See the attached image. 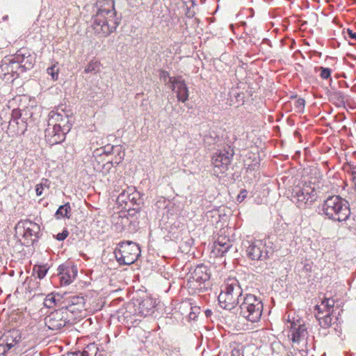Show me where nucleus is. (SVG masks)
Here are the masks:
<instances>
[{
	"label": "nucleus",
	"instance_id": "nucleus-1",
	"mask_svg": "<svg viewBox=\"0 0 356 356\" xmlns=\"http://www.w3.org/2000/svg\"><path fill=\"white\" fill-rule=\"evenodd\" d=\"M48 127L45 138L51 145L58 144L65 140L66 134L73 124V113L65 106H59L49 113Z\"/></svg>",
	"mask_w": 356,
	"mask_h": 356
},
{
	"label": "nucleus",
	"instance_id": "nucleus-2",
	"mask_svg": "<svg viewBox=\"0 0 356 356\" xmlns=\"http://www.w3.org/2000/svg\"><path fill=\"white\" fill-rule=\"evenodd\" d=\"M96 14L92 18V27L101 37H106L114 32L119 24L116 17L113 0H97Z\"/></svg>",
	"mask_w": 356,
	"mask_h": 356
},
{
	"label": "nucleus",
	"instance_id": "nucleus-3",
	"mask_svg": "<svg viewBox=\"0 0 356 356\" xmlns=\"http://www.w3.org/2000/svg\"><path fill=\"white\" fill-rule=\"evenodd\" d=\"M245 293L235 277H229L221 286L218 299L220 306L227 310H232L243 300Z\"/></svg>",
	"mask_w": 356,
	"mask_h": 356
},
{
	"label": "nucleus",
	"instance_id": "nucleus-4",
	"mask_svg": "<svg viewBox=\"0 0 356 356\" xmlns=\"http://www.w3.org/2000/svg\"><path fill=\"white\" fill-rule=\"evenodd\" d=\"M323 214L335 222L346 221L350 216L348 201L339 195H330L322 204Z\"/></svg>",
	"mask_w": 356,
	"mask_h": 356
},
{
	"label": "nucleus",
	"instance_id": "nucleus-5",
	"mask_svg": "<svg viewBox=\"0 0 356 356\" xmlns=\"http://www.w3.org/2000/svg\"><path fill=\"white\" fill-rule=\"evenodd\" d=\"M317 198V192L311 183L300 181L291 190V200L299 209L311 207Z\"/></svg>",
	"mask_w": 356,
	"mask_h": 356
},
{
	"label": "nucleus",
	"instance_id": "nucleus-6",
	"mask_svg": "<svg viewBox=\"0 0 356 356\" xmlns=\"http://www.w3.org/2000/svg\"><path fill=\"white\" fill-rule=\"evenodd\" d=\"M264 309V305L260 298L251 294L245 293L243 300L238 305L239 315L251 323L260 321Z\"/></svg>",
	"mask_w": 356,
	"mask_h": 356
},
{
	"label": "nucleus",
	"instance_id": "nucleus-7",
	"mask_svg": "<svg viewBox=\"0 0 356 356\" xmlns=\"http://www.w3.org/2000/svg\"><path fill=\"white\" fill-rule=\"evenodd\" d=\"M115 257L120 265L134 264L140 254V248L132 241H122L114 250Z\"/></svg>",
	"mask_w": 356,
	"mask_h": 356
},
{
	"label": "nucleus",
	"instance_id": "nucleus-8",
	"mask_svg": "<svg viewBox=\"0 0 356 356\" xmlns=\"http://www.w3.org/2000/svg\"><path fill=\"white\" fill-rule=\"evenodd\" d=\"M117 202L122 209L128 210L129 212L138 213L142 203L140 193L136 191L135 187L127 186L118 195Z\"/></svg>",
	"mask_w": 356,
	"mask_h": 356
},
{
	"label": "nucleus",
	"instance_id": "nucleus-9",
	"mask_svg": "<svg viewBox=\"0 0 356 356\" xmlns=\"http://www.w3.org/2000/svg\"><path fill=\"white\" fill-rule=\"evenodd\" d=\"M210 277L207 266L204 264L197 265L188 275L187 286L193 292L204 291Z\"/></svg>",
	"mask_w": 356,
	"mask_h": 356
},
{
	"label": "nucleus",
	"instance_id": "nucleus-10",
	"mask_svg": "<svg viewBox=\"0 0 356 356\" xmlns=\"http://www.w3.org/2000/svg\"><path fill=\"white\" fill-rule=\"evenodd\" d=\"M156 300L152 298H145L138 303L137 307L134 303H128L123 316L127 321H132L133 316L146 317L154 314Z\"/></svg>",
	"mask_w": 356,
	"mask_h": 356
},
{
	"label": "nucleus",
	"instance_id": "nucleus-11",
	"mask_svg": "<svg viewBox=\"0 0 356 356\" xmlns=\"http://www.w3.org/2000/svg\"><path fill=\"white\" fill-rule=\"evenodd\" d=\"M243 245L245 248L246 256L251 260L264 261L269 258L270 248L263 240H246Z\"/></svg>",
	"mask_w": 356,
	"mask_h": 356
},
{
	"label": "nucleus",
	"instance_id": "nucleus-12",
	"mask_svg": "<svg viewBox=\"0 0 356 356\" xmlns=\"http://www.w3.org/2000/svg\"><path fill=\"white\" fill-rule=\"evenodd\" d=\"M70 321L67 309L61 307L51 312L44 318L45 325L53 331H58L63 328Z\"/></svg>",
	"mask_w": 356,
	"mask_h": 356
},
{
	"label": "nucleus",
	"instance_id": "nucleus-13",
	"mask_svg": "<svg viewBox=\"0 0 356 356\" xmlns=\"http://www.w3.org/2000/svg\"><path fill=\"white\" fill-rule=\"evenodd\" d=\"M234 150L230 147L227 149L220 150L212 158L214 171L216 173H224L228 170L234 156Z\"/></svg>",
	"mask_w": 356,
	"mask_h": 356
},
{
	"label": "nucleus",
	"instance_id": "nucleus-14",
	"mask_svg": "<svg viewBox=\"0 0 356 356\" xmlns=\"http://www.w3.org/2000/svg\"><path fill=\"white\" fill-rule=\"evenodd\" d=\"M27 129V123L24 118H22L21 111L14 109L12 111L11 118L8 126V135L11 137L24 134Z\"/></svg>",
	"mask_w": 356,
	"mask_h": 356
},
{
	"label": "nucleus",
	"instance_id": "nucleus-15",
	"mask_svg": "<svg viewBox=\"0 0 356 356\" xmlns=\"http://www.w3.org/2000/svg\"><path fill=\"white\" fill-rule=\"evenodd\" d=\"M169 83H171L172 90L177 94L179 101L185 102L188 99V89L186 84L181 77H169Z\"/></svg>",
	"mask_w": 356,
	"mask_h": 356
},
{
	"label": "nucleus",
	"instance_id": "nucleus-16",
	"mask_svg": "<svg viewBox=\"0 0 356 356\" xmlns=\"http://www.w3.org/2000/svg\"><path fill=\"white\" fill-rule=\"evenodd\" d=\"M63 308L67 309L68 314H76L86 310V300L83 296H73L67 298Z\"/></svg>",
	"mask_w": 356,
	"mask_h": 356
},
{
	"label": "nucleus",
	"instance_id": "nucleus-17",
	"mask_svg": "<svg viewBox=\"0 0 356 356\" xmlns=\"http://www.w3.org/2000/svg\"><path fill=\"white\" fill-rule=\"evenodd\" d=\"M20 73V66L17 64L15 60L13 58H5L0 65V76L6 78L7 76L10 75L14 77L15 75L17 76Z\"/></svg>",
	"mask_w": 356,
	"mask_h": 356
},
{
	"label": "nucleus",
	"instance_id": "nucleus-18",
	"mask_svg": "<svg viewBox=\"0 0 356 356\" xmlns=\"http://www.w3.org/2000/svg\"><path fill=\"white\" fill-rule=\"evenodd\" d=\"M17 64L20 66V72H24L33 66V60L31 54L26 49H21L13 56Z\"/></svg>",
	"mask_w": 356,
	"mask_h": 356
},
{
	"label": "nucleus",
	"instance_id": "nucleus-19",
	"mask_svg": "<svg viewBox=\"0 0 356 356\" xmlns=\"http://www.w3.org/2000/svg\"><path fill=\"white\" fill-rule=\"evenodd\" d=\"M291 329V340L293 343H299L301 341L305 339L307 336V330L305 324L301 323L300 321L297 322L289 321Z\"/></svg>",
	"mask_w": 356,
	"mask_h": 356
},
{
	"label": "nucleus",
	"instance_id": "nucleus-20",
	"mask_svg": "<svg viewBox=\"0 0 356 356\" xmlns=\"http://www.w3.org/2000/svg\"><path fill=\"white\" fill-rule=\"evenodd\" d=\"M58 271L60 282L65 285L72 282L77 275V268L75 266L62 264L58 266Z\"/></svg>",
	"mask_w": 356,
	"mask_h": 356
},
{
	"label": "nucleus",
	"instance_id": "nucleus-21",
	"mask_svg": "<svg viewBox=\"0 0 356 356\" xmlns=\"http://www.w3.org/2000/svg\"><path fill=\"white\" fill-rule=\"evenodd\" d=\"M0 340L2 344L6 345V347L11 350L21 341V334L19 330H11L5 332L0 337Z\"/></svg>",
	"mask_w": 356,
	"mask_h": 356
},
{
	"label": "nucleus",
	"instance_id": "nucleus-22",
	"mask_svg": "<svg viewBox=\"0 0 356 356\" xmlns=\"http://www.w3.org/2000/svg\"><path fill=\"white\" fill-rule=\"evenodd\" d=\"M24 237L30 239L32 242L35 241L40 234V227L38 224L31 220H26L24 222Z\"/></svg>",
	"mask_w": 356,
	"mask_h": 356
},
{
	"label": "nucleus",
	"instance_id": "nucleus-23",
	"mask_svg": "<svg viewBox=\"0 0 356 356\" xmlns=\"http://www.w3.org/2000/svg\"><path fill=\"white\" fill-rule=\"evenodd\" d=\"M335 301L332 298H325L320 304L315 306V310L317 311L316 315L326 314V313H332Z\"/></svg>",
	"mask_w": 356,
	"mask_h": 356
},
{
	"label": "nucleus",
	"instance_id": "nucleus-24",
	"mask_svg": "<svg viewBox=\"0 0 356 356\" xmlns=\"http://www.w3.org/2000/svg\"><path fill=\"white\" fill-rule=\"evenodd\" d=\"M232 247V241L224 236H219L214 243L215 250L221 255L228 252Z\"/></svg>",
	"mask_w": 356,
	"mask_h": 356
},
{
	"label": "nucleus",
	"instance_id": "nucleus-25",
	"mask_svg": "<svg viewBox=\"0 0 356 356\" xmlns=\"http://www.w3.org/2000/svg\"><path fill=\"white\" fill-rule=\"evenodd\" d=\"M229 96L231 104L235 105L236 107L243 105L245 94L240 92L237 88H232L229 92Z\"/></svg>",
	"mask_w": 356,
	"mask_h": 356
},
{
	"label": "nucleus",
	"instance_id": "nucleus-26",
	"mask_svg": "<svg viewBox=\"0 0 356 356\" xmlns=\"http://www.w3.org/2000/svg\"><path fill=\"white\" fill-rule=\"evenodd\" d=\"M330 99L337 106H343L346 103V96L341 91H334L330 95Z\"/></svg>",
	"mask_w": 356,
	"mask_h": 356
},
{
	"label": "nucleus",
	"instance_id": "nucleus-27",
	"mask_svg": "<svg viewBox=\"0 0 356 356\" xmlns=\"http://www.w3.org/2000/svg\"><path fill=\"white\" fill-rule=\"evenodd\" d=\"M71 212V207L70 203H66L64 205H61L59 207L58 210L56 212V218L59 219L61 218H70V215L69 213Z\"/></svg>",
	"mask_w": 356,
	"mask_h": 356
},
{
	"label": "nucleus",
	"instance_id": "nucleus-28",
	"mask_svg": "<svg viewBox=\"0 0 356 356\" xmlns=\"http://www.w3.org/2000/svg\"><path fill=\"white\" fill-rule=\"evenodd\" d=\"M114 159H112L111 163L114 164H119L120 163L125 156L124 151L122 149V147L120 145H115L114 148Z\"/></svg>",
	"mask_w": 356,
	"mask_h": 356
},
{
	"label": "nucleus",
	"instance_id": "nucleus-29",
	"mask_svg": "<svg viewBox=\"0 0 356 356\" xmlns=\"http://www.w3.org/2000/svg\"><path fill=\"white\" fill-rule=\"evenodd\" d=\"M332 313H326V314L316 315V317L318 320L321 327H327L332 325Z\"/></svg>",
	"mask_w": 356,
	"mask_h": 356
},
{
	"label": "nucleus",
	"instance_id": "nucleus-30",
	"mask_svg": "<svg viewBox=\"0 0 356 356\" xmlns=\"http://www.w3.org/2000/svg\"><path fill=\"white\" fill-rule=\"evenodd\" d=\"M60 296L50 293L48 294L44 300V305L48 308H51L56 305V302L59 300Z\"/></svg>",
	"mask_w": 356,
	"mask_h": 356
},
{
	"label": "nucleus",
	"instance_id": "nucleus-31",
	"mask_svg": "<svg viewBox=\"0 0 356 356\" xmlns=\"http://www.w3.org/2000/svg\"><path fill=\"white\" fill-rule=\"evenodd\" d=\"M98 348L95 343H90L81 352V356H96Z\"/></svg>",
	"mask_w": 356,
	"mask_h": 356
},
{
	"label": "nucleus",
	"instance_id": "nucleus-32",
	"mask_svg": "<svg viewBox=\"0 0 356 356\" xmlns=\"http://www.w3.org/2000/svg\"><path fill=\"white\" fill-rule=\"evenodd\" d=\"M48 270L47 265H35L33 267V271L37 275L38 278L40 280L44 277Z\"/></svg>",
	"mask_w": 356,
	"mask_h": 356
},
{
	"label": "nucleus",
	"instance_id": "nucleus-33",
	"mask_svg": "<svg viewBox=\"0 0 356 356\" xmlns=\"http://www.w3.org/2000/svg\"><path fill=\"white\" fill-rule=\"evenodd\" d=\"M99 70V63L98 61L92 60H90L88 64L86 65L84 70V72L86 74L88 73H96Z\"/></svg>",
	"mask_w": 356,
	"mask_h": 356
},
{
	"label": "nucleus",
	"instance_id": "nucleus-34",
	"mask_svg": "<svg viewBox=\"0 0 356 356\" xmlns=\"http://www.w3.org/2000/svg\"><path fill=\"white\" fill-rule=\"evenodd\" d=\"M115 147V145H106L100 149H97L96 152L100 156L103 154L108 156L113 154Z\"/></svg>",
	"mask_w": 356,
	"mask_h": 356
},
{
	"label": "nucleus",
	"instance_id": "nucleus-35",
	"mask_svg": "<svg viewBox=\"0 0 356 356\" xmlns=\"http://www.w3.org/2000/svg\"><path fill=\"white\" fill-rule=\"evenodd\" d=\"M316 71L320 72V76L323 79H327L331 76L332 70L330 68L324 67H316Z\"/></svg>",
	"mask_w": 356,
	"mask_h": 356
},
{
	"label": "nucleus",
	"instance_id": "nucleus-36",
	"mask_svg": "<svg viewBox=\"0 0 356 356\" xmlns=\"http://www.w3.org/2000/svg\"><path fill=\"white\" fill-rule=\"evenodd\" d=\"M47 74L51 76L52 80H57L58 76V69L54 65L47 69Z\"/></svg>",
	"mask_w": 356,
	"mask_h": 356
},
{
	"label": "nucleus",
	"instance_id": "nucleus-37",
	"mask_svg": "<svg viewBox=\"0 0 356 356\" xmlns=\"http://www.w3.org/2000/svg\"><path fill=\"white\" fill-rule=\"evenodd\" d=\"M305 101L302 98H298L294 103V107L297 112H303L305 109Z\"/></svg>",
	"mask_w": 356,
	"mask_h": 356
},
{
	"label": "nucleus",
	"instance_id": "nucleus-38",
	"mask_svg": "<svg viewBox=\"0 0 356 356\" xmlns=\"http://www.w3.org/2000/svg\"><path fill=\"white\" fill-rule=\"evenodd\" d=\"M68 231L65 229L61 233H58L56 235V239L60 241H64L68 236Z\"/></svg>",
	"mask_w": 356,
	"mask_h": 356
},
{
	"label": "nucleus",
	"instance_id": "nucleus-39",
	"mask_svg": "<svg viewBox=\"0 0 356 356\" xmlns=\"http://www.w3.org/2000/svg\"><path fill=\"white\" fill-rule=\"evenodd\" d=\"M247 193L246 190H242L237 197L238 201L242 202L246 197Z\"/></svg>",
	"mask_w": 356,
	"mask_h": 356
},
{
	"label": "nucleus",
	"instance_id": "nucleus-40",
	"mask_svg": "<svg viewBox=\"0 0 356 356\" xmlns=\"http://www.w3.org/2000/svg\"><path fill=\"white\" fill-rule=\"evenodd\" d=\"M229 356H243L238 348H234L230 352Z\"/></svg>",
	"mask_w": 356,
	"mask_h": 356
},
{
	"label": "nucleus",
	"instance_id": "nucleus-41",
	"mask_svg": "<svg viewBox=\"0 0 356 356\" xmlns=\"http://www.w3.org/2000/svg\"><path fill=\"white\" fill-rule=\"evenodd\" d=\"M43 186L42 184H37L35 186V193L38 196H40L42 194Z\"/></svg>",
	"mask_w": 356,
	"mask_h": 356
},
{
	"label": "nucleus",
	"instance_id": "nucleus-42",
	"mask_svg": "<svg viewBox=\"0 0 356 356\" xmlns=\"http://www.w3.org/2000/svg\"><path fill=\"white\" fill-rule=\"evenodd\" d=\"M347 33H348V36H349L350 38H352V39H353V40H356V33L353 32V30H351V29H348L347 30Z\"/></svg>",
	"mask_w": 356,
	"mask_h": 356
},
{
	"label": "nucleus",
	"instance_id": "nucleus-43",
	"mask_svg": "<svg viewBox=\"0 0 356 356\" xmlns=\"http://www.w3.org/2000/svg\"><path fill=\"white\" fill-rule=\"evenodd\" d=\"M195 11L193 10H191V8H188V10L186 13V16L190 18L193 17L195 16Z\"/></svg>",
	"mask_w": 356,
	"mask_h": 356
},
{
	"label": "nucleus",
	"instance_id": "nucleus-44",
	"mask_svg": "<svg viewBox=\"0 0 356 356\" xmlns=\"http://www.w3.org/2000/svg\"><path fill=\"white\" fill-rule=\"evenodd\" d=\"M65 356H81V352H74L67 353Z\"/></svg>",
	"mask_w": 356,
	"mask_h": 356
},
{
	"label": "nucleus",
	"instance_id": "nucleus-45",
	"mask_svg": "<svg viewBox=\"0 0 356 356\" xmlns=\"http://www.w3.org/2000/svg\"><path fill=\"white\" fill-rule=\"evenodd\" d=\"M352 181L354 184V186H356V172H353L352 173Z\"/></svg>",
	"mask_w": 356,
	"mask_h": 356
},
{
	"label": "nucleus",
	"instance_id": "nucleus-46",
	"mask_svg": "<svg viewBox=\"0 0 356 356\" xmlns=\"http://www.w3.org/2000/svg\"><path fill=\"white\" fill-rule=\"evenodd\" d=\"M166 202L165 200H159L157 202H156V205L158 207H160L159 204H165Z\"/></svg>",
	"mask_w": 356,
	"mask_h": 356
},
{
	"label": "nucleus",
	"instance_id": "nucleus-47",
	"mask_svg": "<svg viewBox=\"0 0 356 356\" xmlns=\"http://www.w3.org/2000/svg\"><path fill=\"white\" fill-rule=\"evenodd\" d=\"M163 76H168V72H163Z\"/></svg>",
	"mask_w": 356,
	"mask_h": 356
},
{
	"label": "nucleus",
	"instance_id": "nucleus-48",
	"mask_svg": "<svg viewBox=\"0 0 356 356\" xmlns=\"http://www.w3.org/2000/svg\"><path fill=\"white\" fill-rule=\"evenodd\" d=\"M8 18V16L6 15V16H3L2 19H3V20H6Z\"/></svg>",
	"mask_w": 356,
	"mask_h": 356
}]
</instances>
